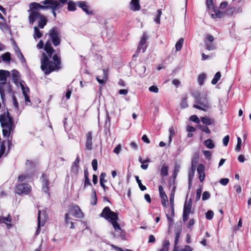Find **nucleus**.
Masks as SVG:
<instances>
[{"instance_id":"28","label":"nucleus","mask_w":251,"mask_h":251,"mask_svg":"<svg viewBox=\"0 0 251 251\" xmlns=\"http://www.w3.org/2000/svg\"><path fill=\"white\" fill-rule=\"evenodd\" d=\"M201 122L206 125H210L213 124L214 120L208 117H203L201 118Z\"/></svg>"},{"instance_id":"53","label":"nucleus","mask_w":251,"mask_h":251,"mask_svg":"<svg viewBox=\"0 0 251 251\" xmlns=\"http://www.w3.org/2000/svg\"><path fill=\"white\" fill-rule=\"evenodd\" d=\"M190 120L193 122L199 124L200 122V119L196 115H192L190 117Z\"/></svg>"},{"instance_id":"58","label":"nucleus","mask_w":251,"mask_h":251,"mask_svg":"<svg viewBox=\"0 0 251 251\" xmlns=\"http://www.w3.org/2000/svg\"><path fill=\"white\" fill-rule=\"evenodd\" d=\"M206 5L209 10H210L211 9H213V6L212 0H206Z\"/></svg>"},{"instance_id":"19","label":"nucleus","mask_w":251,"mask_h":251,"mask_svg":"<svg viewBox=\"0 0 251 251\" xmlns=\"http://www.w3.org/2000/svg\"><path fill=\"white\" fill-rule=\"evenodd\" d=\"M204 169L205 167L202 164H199L197 168V172L199 175V179L201 182H203L205 177Z\"/></svg>"},{"instance_id":"42","label":"nucleus","mask_w":251,"mask_h":251,"mask_svg":"<svg viewBox=\"0 0 251 251\" xmlns=\"http://www.w3.org/2000/svg\"><path fill=\"white\" fill-rule=\"evenodd\" d=\"M198 128L200 129L202 131L209 134L210 133V130L209 128L206 126H202L201 125H198Z\"/></svg>"},{"instance_id":"59","label":"nucleus","mask_w":251,"mask_h":251,"mask_svg":"<svg viewBox=\"0 0 251 251\" xmlns=\"http://www.w3.org/2000/svg\"><path fill=\"white\" fill-rule=\"evenodd\" d=\"M229 137L228 135L226 136L223 139V143L224 146H226L229 142Z\"/></svg>"},{"instance_id":"41","label":"nucleus","mask_w":251,"mask_h":251,"mask_svg":"<svg viewBox=\"0 0 251 251\" xmlns=\"http://www.w3.org/2000/svg\"><path fill=\"white\" fill-rule=\"evenodd\" d=\"M31 177L30 176L27 174H23L18 176V180L23 181L25 179H29Z\"/></svg>"},{"instance_id":"1","label":"nucleus","mask_w":251,"mask_h":251,"mask_svg":"<svg viewBox=\"0 0 251 251\" xmlns=\"http://www.w3.org/2000/svg\"><path fill=\"white\" fill-rule=\"evenodd\" d=\"M46 52H43L41 59V68L46 75H49L53 71H57L61 68L60 57L57 54H52L55 50L51 46L50 40H48L44 46Z\"/></svg>"},{"instance_id":"51","label":"nucleus","mask_w":251,"mask_h":251,"mask_svg":"<svg viewBox=\"0 0 251 251\" xmlns=\"http://www.w3.org/2000/svg\"><path fill=\"white\" fill-rule=\"evenodd\" d=\"M219 182L221 184L224 186H226L229 182V179L227 178H222L220 180Z\"/></svg>"},{"instance_id":"21","label":"nucleus","mask_w":251,"mask_h":251,"mask_svg":"<svg viewBox=\"0 0 251 251\" xmlns=\"http://www.w3.org/2000/svg\"><path fill=\"white\" fill-rule=\"evenodd\" d=\"M102 71L103 75L101 78H100V76H97L96 79L100 84H101L102 85H104L107 80L108 74L107 71L104 69H103Z\"/></svg>"},{"instance_id":"55","label":"nucleus","mask_w":251,"mask_h":251,"mask_svg":"<svg viewBox=\"0 0 251 251\" xmlns=\"http://www.w3.org/2000/svg\"><path fill=\"white\" fill-rule=\"evenodd\" d=\"M149 90L151 92L156 93L158 92V88L156 86L152 85L149 87Z\"/></svg>"},{"instance_id":"13","label":"nucleus","mask_w":251,"mask_h":251,"mask_svg":"<svg viewBox=\"0 0 251 251\" xmlns=\"http://www.w3.org/2000/svg\"><path fill=\"white\" fill-rule=\"evenodd\" d=\"M192 207V201L190 200L189 201H186L183 207V221L184 222L187 221L188 220L189 216L191 211Z\"/></svg>"},{"instance_id":"60","label":"nucleus","mask_w":251,"mask_h":251,"mask_svg":"<svg viewBox=\"0 0 251 251\" xmlns=\"http://www.w3.org/2000/svg\"><path fill=\"white\" fill-rule=\"evenodd\" d=\"M234 188L235 189L236 192L238 194H240L242 192V188L240 185L236 184L234 186Z\"/></svg>"},{"instance_id":"27","label":"nucleus","mask_w":251,"mask_h":251,"mask_svg":"<svg viewBox=\"0 0 251 251\" xmlns=\"http://www.w3.org/2000/svg\"><path fill=\"white\" fill-rule=\"evenodd\" d=\"M169 136L168 140V145L170 146L172 141L173 137L175 135V131L173 126H171L169 128Z\"/></svg>"},{"instance_id":"49","label":"nucleus","mask_w":251,"mask_h":251,"mask_svg":"<svg viewBox=\"0 0 251 251\" xmlns=\"http://www.w3.org/2000/svg\"><path fill=\"white\" fill-rule=\"evenodd\" d=\"M180 168V165L179 163H176L175 165L174 168V176H176L179 171V169Z\"/></svg>"},{"instance_id":"10","label":"nucleus","mask_w":251,"mask_h":251,"mask_svg":"<svg viewBox=\"0 0 251 251\" xmlns=\"http://www.w3.org/2000/svg\"><path fill=\"white\" fill-rule=\"evenodd\" d=\"M47 215L45 211L39 210L38 212V227L35 232V236H37L40 232V228L44 226L47 219Z\"/></svg>"},{"instance_id":"54","label":"nucleus","mask_w":251,"mask_h":251,"mask_svg":"<svg viewBox=\"0 0 251 251\" xmlns=\"http://www.w3.org/2000/svg\"><path fill=\"white\" fill-rule=\"evenodd\" d=\"M201 191H202V189L201 188H199L197 190L196 197V200L197 201H198L200 199Z\"/></svg>"},{"instance_id":"57","label":"nucleus","mask_w":251,"mask_h":251,"mask_svg":"<svg viewBox=\"0 0 251 251\" xmlns=\"http://www.w3.org/2000/svg\"><path fill=\"white\" fill-rule=\"evenodd\" d=\"M206 40L205 42L212 43L214 41V38L212 35H207L206 36Z\"/></svg>"},{"instance_id":"6","label":"nucleus","mask_w":251,"mask_h":251,"mask_svg":"<svg viewBox=\"0 0 251 251\" xmlns=\"http://www.w3.org/2000/svg\"><path fill=\"white\" fill-rule=\"evenodd\" d=\"M11 77L13 82L18 86L20 85L23 92V94L25 97V104L27 105H31V103L28 96L29 93V89L28 87L25 86V82L24 81H19L20 76L19 72L14 70L12 71Z\"/></svg>"},{"instance_id":"26","label":"nucleus","mask_w":251,"mask_h":251,"mask_svg":"<svg viewBox=\"0 0 251 251\" xmlns=\"http://www.w3.org/2000/svg\"><path fill=\"white\" fill-rule=\"evenodd\" d=\"M43 33L39 29V27L35 26L34 27L33 37L35 39L36 38H40L42 36Z\"/></svg>"},{"instance_id":"33","label":"nucleus","mask_w":251,"mask_h":251,"mask_svg":"<svg viewBox=\"0 0 251 251\" xmlns=\"http://www.w3.org/2000/svg\"><path fill=\"white\" fill-rule=\"evenodd\" d=\"M106 176V174L104 173H102L100 175V183L101 186L105 189V185H104V182H105L106 181L105 179V177Z\"/></svg>"},{"instance_id":"34","label":"nucleus","mask_w":251,"mask_h":251,"mask_svg":"<svg viewBox=\"0 0 251 251\" xmlns=\"http://www.w3.org/2000/svg\"><path fill=\"white\" fill-rule=\"evenodd\" d=\"M1 57L3 61L9 62L11 60V54L7 52L2 55Z\"/></svg>"},{"instance_id":"38","label":"nucleus","mask_w":251,"mask_h":251,"mask_svg":"<svg viewBox=\"0 0 251 251\" xmlns=\"http://www.w3.org/2000/svg\"><path fill=\"white\" fill-rule=\"evenodd\" d=\"M139 161H140V162L142 164L141 165V168L144 169V170L147 169V168L148 167V164H145V163H148V162H149V160L148 159V160H146L143 161V160H142V158L140 157L139 158Z\"/></svg>"},{"instance_id":"39","label":"nucleus","mask_w":251,"mask_h":251,"mask_svg":"<svg viewBox=\"0 0 251 251\" xmlns=\"http://www.w3.org/2000/svg\"><path fill=\"white\" fill-rule=\"evenodd\" d=\"M135 178L140 190L141 191H145V190H146V186L142 184L141 180L139 179V176H136Z\"/></svg>"},{"instance_id":"32","label":"nucleus","mask_w":251,"mask_h":251,"mask_svg":"<svg viewBox=\"0 0 251 251\" xmlns=\"http://www.w3.org/2000/svg\"><path fill=\"white\" fill-rule=\"evenodd\" d=\"M184 40L182 38L179 39L178 41L176 43L175 48L177 51H179L182 47Z\"/></svg>"},{"instance_id":"14","label":"nucleus","mask_w":251,"mask_h":251,"mask_svg":"<svg viewBox=\"0 0 251 251\" xmlns=\"http://www.w3.org/2000/svg\"><path fill=\"white\" fill-rule=\"evenodd\" d=\"M158 190L159 192V196L161 198V203L164 207H166L168 203L167 196L165 192L163 191V187L161 185L159 186Z\"/></svg>"},{"instance_id":"25","label":"nucleus","mask_w":251,"mask_h":251,"mask_svg":"<svg viewBox=\"0 0 251 251\" xmlns=\"http://www.w3.org/2000/svg\"><path fill=\"white\" fill-rule=\"evenodd\" d=\"M42 183H43V190L45 192H47L48 190L49 180L47 176L43 174L42 176Z\"/></svg>"},{"instance_id":"8","label":"nucleus","mask_w":251,"mask_h":251,"mask_svg":"<svg viewBox=\"0 0 251 251\" xmlns=\"http://www.w3.org/2000/svg\"><path fill=\"white\" fill-rule=\"evenodd\" d=\"M196 104L193 105L195 108L204 111H207L210 107V103L205 95H201L196 98Z\"/></svg>"},{"instance_id":"12","label":"nucleus","mask_w":251,"mask_h":251,"mask_svg":"<svg viewBox=\"0 0 251 251\" xmlns=\"http://www.w3.org/2000/svg\"><path fill=\"white\" fill-rule=\"evenodd\" d=\"M69 214L77 218H82L84 217L83 213L79 207L76 204H72L69 207Z\"/></svg>"},{"instance_id":"48","label":"nucleus","mask_w":251,"mask_h":251,"mask_svg":"<svg viewBox=\"0 0 251 251\" xmlns=\"http://www.w3.org/2000/svg\"><path fill=\"white\" fill-rule=\"evenodd\" d=\"M79 166H75L72 165L71 167V171L74 175L76 176L78 173Z\"/></svg>"},{"instance_id":"47","label":"nucleus","mask_w":251,"mask_h":251,"mask_svg":"<svg viewBox=\"0 0 251 251\" xmlns=\"http://www.w3.org/2000/svg\"><path fill=\"white\" fill-rule=\"evenodd\" d=\"M180 106L182 108H186L188 106L187 97H185L182 99Z\"/></svg>"},{"instance_id":"4","label":"nucleus","mask_w":251,"mask_h":251,"mask_svg":"<svg viewBox=\"0 0 251 251\" xmlns=\"http://www.w3.org/2000/svg\"><path fill=\"white\" fill-rule=\"evenodd\" d=\"M0 94L2 102L4 103L6 98H11L12 104L15 111L17 113L19 111V103L14 95V92L11 88L9 82H0Z\"/></svg>"},{"instance_id":"62","label":"nucleus","mask_w":251,"mask_h":251,"mask_svg":"<svg viewBox=\"0 0 251 251\" xmlns=\"http://www.w3.org/2000/svg\"><path fill=\"white\" fill-rule=\"evenodd\" d=\"M193 248L189 245H185L184 248L180 251H192Z\"/></svg>"},{"instance_id":"30","label":"nucleus","mask_w":251,"mask_h":251,"mask_svg":"<svg viewBox=\"0 0 251 251\" xmlns=\"http://www.w3.org/2000/svg\"><path fill=\"white\" fill-rule=\"evenodd\" d=\"M180 236V232L179 231H177L176 232V236L175 239V246H174V251H177V249L178 247L177 245L179 242V238Z\"/></svg>"},{"instance_id":"29","label":"nucleus","mask_w":251,"mask_h":251,"mask_svg":"<svg viewBox=\"0 0 251 251\" xmlns=\"http://www.w3.org/2000/svg\"><path fill=\"white\" fill-rule=\"evenodd\" d=\"M162 14L161 9H158L157 11L156 15H154L153 18L154 22L157 24H160V17Z\"/></svg>"},{"instance_id":"16","label":"nucleus","mask_w":251,"mask_h":251,"mask_svg":"<svg viewBox=\"0 0 251 251\" xmlns=\"http://www.w3.org/2000/svg\"><path fill=\"white\" fill-rule=\"evenodd\" d=\"M147 36L146 33H144L141 39L138 48V50L142 52H144L146 50L147 46L146 45L147 40Z\"/></svg>"},{"instance_id":"36","label":"nucleus","mask_w":251,"mask_h":251,"mask_svg":"<svg viewBox=\"0 0 251 251\" xmlns=\"http://www.w3.org/2000/svg\"><path fill=\"white\" fill-rule=\"evenodd\" d=\"M221 76V73L219 72L216 73L214 75V78L211 81V83L213 85L216 84L218 82V80L220 79Z\"/></svg>"},{"instance_id":"64","label":"nucleus","mask_w":251,"mask_h":251,"mask_svg":"<svg viewBox=\"0 0 251 251\" xmlns=\"http://www.w3.org/2000/svg\"><path fill=\"white\" fill-rule=\"evenodd\" d=\"M142 139L144 142H145L147 144H149L150 143V141L148 139V138L146 135H143V136L142 137Z\"/></svg>"},{"instance_id":"31","label":"nucleus","mask_w":251,"mask_h":251,"mask_svg":"<svg viewBox=\"0 0 251 251\" xmlns=\"http://www.w3.org/2000/svg\"><path fill=\"white\" fill-rule=\"evenodd\" d=\"M204 145L208 149H212L214 148L215 145L212 140L210 139H207L204 141Z\"/></svg>"},{"instance_id":"24","label":"nucleus","mask_w":251,"mask_h":251,"mask_svg":"<svg viewBox=\"0 0 251 251\" xmlns=\"http://www.w3.org/2000/svg\"><path fill=\"white\" fill-rule=\"evenodd\" d=\"M130 8L132 10L138 11L140 9V5L139 0H131Z\"/></svg>"},{"instance_id":"61","label":"nucleus","mask_w":251,"mask_h":251,"mask_svg":"<svg viewBox=\"0 0 251 251\" xmlns=\"http://www.w3.org/2000/svg\"><path fill=\"white\" fill-rule=\"evenodd\" d=\"M121 145L120 144L118 145L114 149L113 152L116 154H118L121 151Z\"/></svg>"},{"instance_id":"20","label":"nucleus","mask_w":251,"mask_h":251,"mask_svg":"<svg viewBox=\"0 0 251 251\" xmlns=\"http://www.w3.org/2000/svg\"><path fill=\"white\" fill-rule=\"evenodd\" d=\"M197 162V160H194V159L192 161V164H191V170L189 172L188 174V177H189V187H190L191 185V181L193 178V176H194L195 170H196V166L195 164H196Z\"/></svg>"},{"instance_id":"2","label":"nucleus","mask_w":251,"mask_h":251,"mask_svg":"<svg viewBox=\"0 0 251 251\" xmlns=\"http://www.w3.org/2000/svg\"><path fill=\"white\" fill-rule=\"evenodd\" d=\"M47 7L43 6L42 4L37 2H32L29 4V9L28 10L29 22L30 25H33L35 21L39 19L38 25L39 27L43 28L46 25L47 20L46 17L41 15L39 10L40 9H47Z\"/></svg>"},{"instance_id":"56","label":"nucleus","mask_w":251,"mask_h":251,"mask_svg":"<svg viewBox=\"0 0 251 251\" xmlns=\"http://www.w3.org/2000/svg\"><path fill=\"white\" fill-rule=\"evenodd\" d=\"M92 166L94 171H96L98 169V161L96 159H94L92 161Z\"/></svg>"},{"instance_id":"15","label":"nucleus","mask_w":251,"mask_h":251,"mask_svg":"<svg viewBox=\"0 0 251 251\" xmlns=\"http://www.w3.org/2000/svg\"><path fill=\"white\" fill-rule=\"evenodd\" d=\"M76 5L81 8L87 15H93V11L90 10L89 6L86 1H79L76 2Z\"/></svg>"},{"instance_id":"11","label":"nucleus","mask_w":251,"mask_h":251,"mask_svg":"<svg viewBox=\"0 0 251 251\" xmlns=\"http://www.w3.org/2000/svg\"><path fill=\"white\" fill-rule=\"evenodd\" d=\"M31 190V186L25 183L17 184L15 188L16 193L19 195H27L30 192Z\"/></svg>"},{"instance_id":"44","label":"nucleus","mask_w":251,"mask_h":251,"mask_svg":"<svg viewBox=\"0 0 251 251\" xmlns=\"http://www.w3.org/2000/svg\"><path fill=\"white\" fill-rule=\"evenodd\" d=\"M206 49L208 50H212L216 49L215 46L212 43L205 42Z\"/></svg>"},{"instance_id":"46","label":"nucleus","mask_w":251,"mask_h":251,"mask_svg":"<svg viewBox=\"0 0 251 251\" xmlns=\"http://www.w3.org/2000/svg\"><path fill=\"white\" fill-rule=\"evenodd\" d=\"M237 144L236 147L235 148V151H239L241 150V146L242 144V140L240 137H238L237 138Z\"/></svg>"},{"instance_id":"43","label":"nucleus","mask_w":251,"mask_h":251,"mask_svg":"<svg viewBox=\"0 0 251 251\" xmlns=\"http://www.w3.org/2000/svg\"><path fill=\"white\" fill-rule=\"evenodd\" d=\"M97 198L96 193L95 190L93 191V194L92 195V201L91 203L93 205H95L97 204Z\"/></svg>"},{"instance_id":"35","label":"nucleus","mask_w":251,"mask_h":251,"mask_svg":"<svg viewBox=\"0 0 251 251\" xmlns=\"http://www.w3.org/2000/svg\"><path fill=\"white\" fill-rule=\"evenodd\" d=\"M170 243L168 240H164L163 243V247L159 251H168L169 248Z\"/></svg>"},{"instance_id":"45","label":"nucleus","mask_w":251,"mask_h":251,"mask_svg":"<svg viewBox=\"0 0 251 251\" xmlns=\"http://www.w3.org/2000/svg\"><path fill=\"white\" fill-rule=\"evenodd\" d=\"M161 175L162 176H165L168 175V167L163 166L161 170Z\"/></svg>"},{"instance_id":"5","label":"nucleus","mask_w":251,"mask_h":251,"mask_svg":"<svg viewBox=\"0 0 251 251\" xmlns=\"http://www.w3.org/2000/svg\"><path fill=\"white\" fill-rule=\"evenodd\" d=\"M0 122L2 127V135L4 137L8 138L14 132L15 126L9 113H4L0 116Z\"/></svg>"},{"instance_id":"9","label":"nucleus","mask_w":251,"mask_h":251,"mask_svg":"<svg viewBox=\"0 0 251 251\" xmlns=\"http://www.w3.org/2000/svg\"><path fill=\"white\" fill-rule=\"evenodd\" d=\"M50 39L53 44L56 47L60 45L61 42V35L59 30L56 27H52L49 32Z\"/></svg>"},{"instance_id":"22","label":"nucleus","mask_w":251,"mask_h":251,"mask_svg":"<svg viewBox=\"0 0 251 251\" xmlns=\"http://www.w3.org/2000/svg\"><path fill=\"white\" fill-rule=\"evenodd\" d=\"M10 75V72L3 70H0V81L7 82V78Z\"/></svg>"},{"instance_id":"7","label":"nucleus","mask_w":251,"mask_h":251,"mask_svg":"<svg viewBox=\"0 0 251 251\" xmlns=\"http://www.w3.org/2000/svg\"><path fill=\"white\" fill-rule=\"evenodd\" d=\"M68 0H45L41 2V4L43 6L47 7V9L50 8L52 9V13L54 17H56V14L55 10L62 7V4H64L68 2Z\"/></svg>"},{"instance_id":"63","label":"nucleus","mask_w":251,"mask_h":251,"mask_svg":"<svg viewBox=\"0 0 251 251\" xmlns=\"http://www.w3.org/2000/svg\"><path fill=\"white\" fill-rule=\"evenodd\" d=\"M44 45V42L42 40H40L39 43L37 44V48L38 49H42L43 48Z\"/></svg>"},{"instance_id":"23","label":"nucleus","mask_w":251,"mask_h":251,"mask_svg":"<svg viewBox=\"0 0 251 251\" xmlns=\"http://www.w3.org/2000/svg\"><path fill=\"white\" fill-rule=\"evenodd\" d=\"M11 217L9 215H8L6 217L0 216V223L5 224L8 228L12 226L11 224L10 223L11 222Z\"/></svg>"},{"instance_id":"37","label":"nucleus","mask_w":251,"mask_h":251,"mask_svg":"<svg viewBox=\"0 0 251 251\" xmlns=\"http://www.w3.org/2000/svg\"><path fill=\"white\" fill-rule=\"evenodd\" d=\"M76 4L72 1H69L68 3V9L69 11H74L76 9Z\"/></svg>"},{"instance_id":"40","label":"nucleus","mask_w":251,"mask_h":251,"mask_svg":"<svg viewBox=\"0 0 251 251\" xmlns=\"http://www.w3.org/2000/svg\"><path fill=\"white\" fill-rule=\"evenodd\" d=\"M206 78V75L204 74H201L198 77V82L200 85L203 84L204 81Z\"/></svg>"},{"instance_id":"52","label":"nucleus","mask_w":251,"mask_h":251,"mask_svg":"<svg viewBox=\"0 0 251 251\" xmlns=\"http://www.w3.org/2000/svg\"><path fill=\"white\" fill-rule=\"evenodd\" d=\"M210 194L207 191H205L203 192L202 196V199L203 201H206L208 200L210 198Z\"/></svg>"},{"instance_id":"18","label":"nucleus","mask_w":251,"mask_h":251,"mask_svg":"<svg viewBox=\"0 0 251 251\" xmlns=\"http://www.w3.org/2000/svg\"><path fill=\"white\" fill-rule=\"evenodd\" d=\"M209 13H210L211 16L213 18H221L223 17L225 15V12H221L218 9H214L213 8V9H211V10H209Z\"/></svg>"},{"instance_id":"3","label":"nucleus","mask_w":251,"mask_h":251,"mask_svg":"<svg viewBox=\"0 0 251 251\" xmlns=\"http://www.w3.org/2000/svg\"><path fill=\"white\" fill-rule=\"evenodd\" d=\"M100 216L104 218L112 225L115 231L117 232L115 236H119L122 239H124L125 234L118 223L119 218L117 213L112 211L109 207H105L100 214Z\"/></svg>"},{"instance_id":"50","label":"nucleus","mask_w":251,"mask_h":251,"mask_svg":"<svg viewBox=\"0 0 251 251\" xmlns=\"http://www.w3.org/2000/svg\"><path fill=\"white\" fill-rule=\"evenodd\" d=\"M214 216V213L212 210L208 211L205 214L206 218L208 220H211Z\"/></svg>"},{"instance_id":"17","label":"nucleus","mask_w":251,"mask_h":251,"mask_svg":"<svg viewBox=\"0 0 251 251\" xmlns=\"http://www.w3.org/2000/svg\"><path fill=\"white\" fill-rule=\"evenodd\" d=\"M92 147V132L89 131L86 135L85 149L90 151Z\"/></svg>"}]
</instances>
